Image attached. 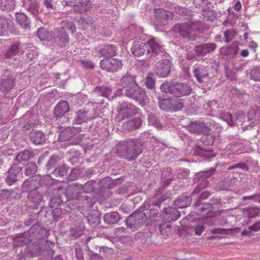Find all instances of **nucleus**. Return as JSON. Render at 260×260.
<instances>
[{"label":"nucleus","instance_id":"nucleus-1","mask_svg":"<svg viewBox=\"0 0 260 260\" xmlns=\"http://www.w3.org/2000/svg\"><path fill=\"white\" fill-rule=\"evenodd\" d=\"M161 47L154 39H151L147 43L141 41H135L131 47V52L136 56L145 55L149 58L154 53L157 54L161 51Z\"/></svg>","mask_w":260,"mask_h":260},{"label":"nucleus","instance_id":"nucleus-2","mask_svg":"<svg viewBox=\"0 0 260 260\" xmlns=\"http://www.w3.org/2000/svg\"><path fill=\"white\" fill-rule=\"evenodd\" d=\"M121 84L125 89V94L131 98L139 100L143 98L145 92L135 83L133 76H126L121 79Z\"/></svg>","mask_w":260,"mask_h":260},{"label":"nucleus","instance_id":"nucleus-3","mask_svg":"<svg viewBox=\"0 0 260 260\" xmlns=\"http://www.w3.org/2000/svg\"><path fill=\"white\" fill-rule=\"evenodd\" d=\"M136 147L135 142L132 140L121 142L116 146L117 153L120 156L129 160L135 159L140 153V151Z\"/></svg>","mask_w":260,"mask_h":260},{"label":"nucleus","instance_id":"nucleus-4","mask_svg":"<svg viewBox=\"0 0 260 260\" xmlns=\"http://www.w3.org/2000/svg\"><path fill=\"white\" fill-rule=\"evenodd\" d=\"M160 89L164 92L170 93L177 97L187 95L191 92L190 87L184 83L170 85L169 84L166 83L160 86Z\"/></svg>","mask_w":260,"mask_h":260},{"label":"nucleus","instance_id":"nucleus-5","mask_svg":"<svg viewBox=\"0 0 260 260\" xmlns=\"http://www.w3.org/2000/svg\"><path fill=\"white\" fill-rule=\"evenodd\" d=\"M100 66L104 70L114 72L121 68L122 63L119 59L112 57L102 60L101 61Z\"/></svg>","mask_w":260,"mask_h":260},{"label":"nucleus","instance_id":"nucleus-6","mask_svg":"<svg viewBox=\"0 0 260 260\" xmlns=\"http://www.w3.org/2000/svg\"><path fill=\"white\" fill-rule=\"evenodd\" d=\"M170 71V63L168 60L164 59L157 62L155 66V71L160 77H166Z\"/></svg>","mask_w":260,"mask_h":260},{"label":"nucleus","instance_id":"nucleus-7","mask_svg":"<svg viewBox=\"0 0 260 260\" xmlns=\"http://www.w3.org/2000/svg\"><path fill=\"white\" fill-rule=\"evenodd\" d=\"M173 14L170 12L166 11L162 9H157L155 11V17L157 21V25H166L168 21L173 17Z\"/></svg>","mask_w":260,"mask_h":260},{"label":"nucleus","instance_id":"nucleus-8","mask_svg":"<svg viewBox=\"0 0 260 260\" xmlns=\"http://www.w3.org/2000/svg\"><path fill=\"white\" fill-rule=\"evenodd\" d=\"M53 39L55 42L62 46H65L68 43L69 37L65 33L64 30L61 28L59 30H55L53 32Z\"/></svg>","mask_w":260,"mask_h":260},{"label":"nucleus","instance_id":"nucleus-9","mask_svg":"<svg viewBox=\"0 0 260 260\" xmlns=\"http://www.w3.org/2000/svg\"><path fill=\"white\" fill-rule=\"evenodd\" d=\"M180 101L181 100H179L175 104L169 99H164L159 103L160 107L164 110L171 108H174L175 111L180 110L183 107V104Z\"/></svg>","mask_w":260,"mask_h":260},{"label":"nucleus","instance_id":"nucleus-10","mask_svg":"<svg viewBox=\"0 0 260 260\" xmlns=\"http://www.w3.org/2000/svg\"><path fill=\"white\" fill-rule=\"evenodd\" d=\"M69 110V105L67 101L60 102L55 107L54 114L57 117L63 115Z\"/></svg>","mask_w":260,"mask_h":260},{"label":"nucleus","instance_id":"nucleus-11","mask_svg":"<svg viewBox=\"0 0 260 260\" xmlns=\"http://www.w3.org/2000/svg\"><path fill=\"white\" fill-rule=\"evenodd\" d=\"M216 47V45L212 43H207L196 47V51L197 53L201 55H205L208 53L212 52Z\"/></svg>","mask_w":260,"mask_h":260},{"label":"nucleus","instance_id":"nucleus-12","mask_svg":"<svg viewBox=\"0 0 260 260\" xmlns=\"http://www.w3.org/2000/svg\"><path fill=\"white\" fill-rule=\"evenodd\" d=\"M20 170V168L17 165H14L10 169L7 178V182L10 185L16 181V174L19 173Z\"/></svg>","mask_w":260,"mask_h":260},{"label":"nucleus","instance_id":"nucleus-13","mask_svg":"<svg viewBox=\"0 0 260 260\" xmlns=\"http://www.w3.org/2000/svg\"><path fill=\"white\" fill-rule=\"evenodd\" d=\"M193 28L188 24H177L175 26L174 31L183 37H186L193 30Z\"/></svg>","mask_w":260,"mask_h":260},{"label":"nucleus","instance_id":"nucleus-14","mask_svg":"<svg viewBox=\"0 0 260 260\" xmlns=\"http://www.w3.org/2000/svg\"><path fill=\"white\" fill-rule=\"evenodd\" d=\"M30 138L31 141L36 145L41 144L45 139L43 134L41 132L38 131H32L31 132Z\"/></svg>","mask_w":260,"mask_h":260},{"label":"nucleus","instance_id":"nucleus-15","mask_svg":"<svg viewBox=\"0 0 260 260\" xmlns=\"http://www.w3.org/2000/svg\"><path fill=\"white\" fill-rule=\"evenodd\" d=\"M100 53L106 58L112 57L116 53V49L114 46L109 45L105 46L100 51Z\"/></svg>","mask_w":260,"mask_h":260},{"label":"nucleus","instance_id":"nucleus-16","mask_svg":"<svg viewBox=\"0 0 260 260\" xmlns=\"http://www.w3.org/2000/svg\"><path fill=\"white\" fill-rule=\"evenodd\" d=\"M119 219V215L116 212L107 213L105 215L104 217V221L110 224L116 223Z\"/></svg>","mask_w":260,"mask_h":260},{"label":"nucleus","instance_id":"nucleus-17","mask_svg":"<svg viewBox=\"0 0 260 260\" xmlns=\"http://www.w3.org/2000/svg\"><path fill=\"white\" fill-rule=\"evenodd\" d=\"M141 122L140 118H135L124 123L123 125V127L125 129L133 130L138 128L141 125Z\"/></svg>","mask_w":260,"mask_h":260},{"label":"nucleus","instance_id":"nucleus-18","mask_svg":"<svg viewBox=\"0 0 260 260\" xmlns=\"http://www.w3.org/2000/svg\"><path fill=\"white\" fill-rule=\"evenodd\" d=\"M37 36L41 40H52L53 34L46 29L40 28L37 32Z\"/></svg>","mask_w":260,"mask_h":260},{"label":"nucleus","instance_id":"nucleus-19","mask_svg":"<svg viewBox=\"0 0 260 260\" xmlns=\"http://www.w3.org/2000/svg\"><path fill=\"white\" fill-rule=\"evenodd\" d=\"M14 80L12 79H7L2 81L0 89L4 91H8L11 90L14 85Z\"/></svg>","mask_w":260,"mask_h":260},{"label":"nucleus","instance_id":"nucleus-20","mask_svg":"<svg viewBox=\"0 0 260 260\" xmlns=\"http://www.w3.org/2000/svg\"><path fill=\"white\" fill-rule=\"evenodd\" d=\"M190 201L188 197H182L175 202V206L179 208H185L190 204Z\"/></svg>","mask_w":260,"mask_h":260},{"label":"nucleus","instance_id":"nucleus-21","mask_svg":"<svg viewBox=\"0 0 260 260\" xmlns=\"http://www.w3.org/2000/svg\"><path fill=\"white\" fill-rule=\"evenodd\" d=\"M16 19L20 25L24 27L28 26L30 22L27 16L23 13H18L16 15Z\"/></svg>","mask_w":260,"mask_h":260},{"label":"nucleus","instance_id":"nucleus-22","mask_svg":"<svg viewBox=\"0 0 260 260\" xmlns=\"http://www.w3.org/2000/svg\"><path fill=\"white\" fill-rule=\"evenodd\" d=\"M8 28L7 20L4 17L0 16V35H4Z\"/></svg>","mask_w":260,"mask_h":260},{"label":"nucleus","instance_id":"nucleus-23","mask_svg":"<svg viewBox=\"0 0 260 260\" xmlns=\"http://www.w3.org/2000/svg\"><path fill=\"white\" fill-rule=\"evenodd\" d=\"M0 4L2 7L11 10L15 7V1L14 0H0Z\"/></svg>","mask_w":260,"mask_h":260},{"label":"nucleus","instance_id":"nucleus-24","mask_svg":"<svg viewBox=\"0 0 260 260\" xmlns=\"http://www.w3.org/2000/svg\"><path fill=\"white\" fill-rule=\"evenodd\" d=\"M18 52V45L14 44L12 45L10 49L7 51L6 54V57L11 58L14 57Z\"/></svg>","mask_w":260,"mask_h":260},{"label":"nucleus","instance_id":"nucleus-25","mask_svg":"<svg viewBox=\"0 0 260 260\" xmlns=\"http://www.w3.org/2000/svg\"><path fill=\"white\" fill-rule=\"evenodd\" d=\"M192 127L197 128V132L198 133H205L208 132L207 127L204 125L203 123L200 122H197L193 123L191 125Z\"/></svg>","mask_w":260,"mask_h":260},{"label":"nucleus","instance_id":"nucleus-26","mask_svg":"<svg viewBox=\"0 0 260 260\" xmlns=\"http://www.w3.org/2000/svg\"><path fill=\"white\" fill-rule=\"evenodd\" d=\"M87 119L86 113L84 111H79L77 113V117L75 119L76 122L78 124H81Z\"/></svg>","mask_w":260,"mask_h":260},{"label":"nucleus","instance_id":"nucleus-27","mask_svg":"<svg viewBox=\"0 0 260 260\" xmlns=\"http://www.w3.org/2000/svg\"><path fill=\"white\" fill-rule=\"evenodd\" d=\"M63 29L64 28L71 30L72 32L76 31V28L72 22L68 21H63L62 22V27Z\"/></svg>","mask_w":260,"mask_h":260},{"label":"nucleus","instance_id":"nucleus-28","mask_svg":"<svg viewBox=\"0 0 260 260\" xmlns=\"http://www.w3.org/2000/svg\"><path fill=\"white\" fill-rule=\"evenodd\" d=\"M37 169L36 165L32 162H30L27 164L26 167V174L28 175L34 174L37 172Z\"/></svg>","mask_w":260,"mask_h":260},{"label":"nucleus","instance_id":"nucleus-29","mask_svg":"<svg viewBox=\"0 0 260 260\" xmlns=\"http://www.w3.org/2000/svg\"><path fill=\"white\" fill-rule=\"evenodd\" d=\"M155 81L153 79V75L149 74L146 79L145 84L149 88H152L154 85Z\"/></svg>","mask_w":260,"mask_h":260},{"label":"nucleus","instance_id":"nucleus-30","mask_svg":"<svg viewBox=\"0 0 260 260\" xmlns=\"http://www.w3.org/2000/svg\"><path fill=\"white\" fill-rule=\"evenodd\" d=\"M16 158L19 161L26 160L29 159L28 151L20 152L17 156Z\"/></svg>","mask_w":260,"mask_h":260},{"label":"nucleus","instance_id":"nucleus-31","mask_svg":"<svg viewBox=\"0 0 260 260\" xmlns=\"http://www.w3.org/2000/svg\"><path fill=\"white\" fill-rule=\"evenodd\" d=\"M221 116L223 119L229 125H233L234 124V122L231 114L229 113H225L222 114Z\"/></svg>","mask_w":260,"mask_h":260},{"label":"nucleus","instance_id":"nucleus-32","mask_svg":"<svg viewBox=\"0 0 260 260\" xmlns=\"http://www.w3.org/2000/svg\"><path fill=\"white\" fill-rule=\"evenodd\" d=\"M234 31L233 30H228L224 32L225 42H229L233 38Z\"/></svg>","mask_w":260,"mask_h":260},{"label":"nucleus","instance_id":"nucleus-33","mask_svg":"<svg viewBox=\"0 0 260 260\" xmlns=\"http://www.w3.org/2000/svg\"><path fill=\"white\" fill-rule=\"evenodd\" d=\"M29 11L34 15H37L39 13V6L37 4H32L29 7Z\"/></svg>","mask_w":260,"mask_h":260},{"label":"nucleus","instance_id":"nucleus-34","mask_svg":"<svg viewBox=\"0 0 260 260\" xmlns=\"http://www.w3.org/2000/svg\"><path fill=\"white\" fill-rule=\"evenodd\" d=\"M205 230V227L202 225H198L194 229L195 234L197 235H200Z\"/></svg>","mask_w":260,"mask_h":260},{"label":"nucleus","instance_id":"nucleus-35","mask_svg":"<svg viewBox=\"0 0 260 260\" xmlns=\"http://www.w3.org/2000/svg\"><path fill=\"white\" fill-rule=\"evenodd\" d=\"M249 229L251 231L257 232L260 230V221L255 223L252 226L249 227Z\"/></svg>","mask_w":260,"mask_h":260},{"label":"nucleus","instance_id":"nucleus-36","mask_svg":"<svg viewBox=\"0 0 260 260\" xmlns=\"http://www.w3.org/2000/svg\"><path fill=\"white\" fill-rule=\"evenodd\" d=\"M249 217H253L258 214V211L256 209L252 208L249 209Z\"/></svg>","mask_w":260,"mask_h":260},{"label":"nucleus","instance_id":"nucleus-37","mask_svg":"<svg viewBox=\"0 0 260 260\" xmlns=\"http://www.w3.org/2000/svg\"><path fill=\"white\" fill-rule=\"evenodd\" d=\"M82 63L83 64L84 67L89 68H92L94 67L93 64L89 61H82Z\"/></svg>","mask_w":260,"mask_h":260},{"label":"nucleus","instance_id":"nucleus-38","mask_svg":"<svg viewBox=\"0 0 260 260\" xmlns=\"http://www.w3.org/2000/svg\"><path fill=\"white\" fill-rule=\"evenodd\" d=\"M195 77H196L197 80L200 82V83H202L203 82V79L204 78H205L207 77V75L206 74H205V75H200L199 74H196L194 75Z\"/></svg>","mask_w":260,"mask_h":260},{"label":"nucleus","instance_id":"nucleus-39","mask_svg":"<svg viewBox=\"0 0 260 260\" xmlns=\"http://www.w3.org/2000/svg\"><path fill=\"white\" fill-rule=\"evenodd\" d=\"M132 107H131V108H127L126 110V112H125V111L123 110V109H121L119 111V114H121V115H124L125 114V113L128 115H131L133 113V112H131L130 111V110L129 109H132Z\"/></svg>","mask_w":260,"mask_h":260},{"label":"nucleus","instance_id":"nucleus-40","mask_svg":"<svg viewBox=\"0 0 260 260\" xmlns=\"http://www.w3.org/2000/svg\"><path fill=\"white\" fill-rule=\"evenodd\" d=\"M251 77L254 80H260V72L253 73Z\"/></svg>","mask_w":260,"mask_h":260},{"label":"nucleus","instance_id":"nucleus-41","mask_svg":"<svg viewBox=\"0 0 260 260\" xmlns=\"http://www.w3.org/2000/svg\"><path fill=\"white\" fill-rule=\"evenodd\" d=\"M44 4L47 8L52 9V5L51 0H44Z\"/></svg>","mask_w":260,"mask_h":260},{"label":"nucleus","instance_id":"nucleus-42","mask_svg":"<svg viewBox=\"0 0 260 260\" xmlns=\"http://www.w3.org/2000/svg\"><path fill=\"white\" fill-rule=\"evenodd\" d=\"M241 8V3L239 2H237L234 6V9L238 11Z\"/></svg>","mask_w":260,"mask_h":260},{"label":"nucleus","instance_id":"nucleus-43","mask_svg":"<svg viewBox=\"0 0 260 260\" xmlns=\"http://www.w3.org/2000/svg\"><path fill=\"white\" fill-rule=\"evenodd\" d=\"M248 51L247 50H243L241 53V54L243 57H246L248 55Z\"/></svg>","mask_w":260,"mask_h":260},{"label":"nucleus","instance_id":"nucleus-44","mask_svg":"<svg viewBox=\"0 0 260 260\" xmlns=\"http://www.w3.org/2000/svg\"><path fill=\"white\" fill-rule=\"evenodd\" d=\"M91 260H103L98 255H94L92 256Z\"/></svg>","mask_w":260,"mask_h":260},{"label":"nucleus","instance_id":"nucleus-45","mask_svg":"<svg viewBox=\"0 0 260 260\" xmlns=\"http://www.w3.org/2000/svg\"><path fill=\"white\" fill-rule=\"evenodd\" d=\"M252 198H253V197H252V196L245 197H244V200H245V199H252Z\"/></svg>","mask_w":260,"mask_h":260},{"label":"nucleus","instance_id":"nucleus-46","mask_svg":"<svg viewBox=\"0 0 260 260\" xmlns=\"http://www.w3.org/2000/svg\"><path fill=\"white\" fill-rule=\"evenodd\" d=\"M247 232L246 231H243L242 235H246V234H247Z\"/></svg>","mask_w":260,"mask_h":260},{"label":"nucleus","instance_id":"nucleus-47","mask_svg":"<svg viewBox=\"0 0 260 260\" xmlns=\"http://www.w3.org/2000/svg\"><path fill=\"white\" fill-rule=\"evenodd\" d=\"M181 10H182V12L183 13V8H181Z\"/></svg>","mask_w":260,"mask_h":260}]
</instances>
